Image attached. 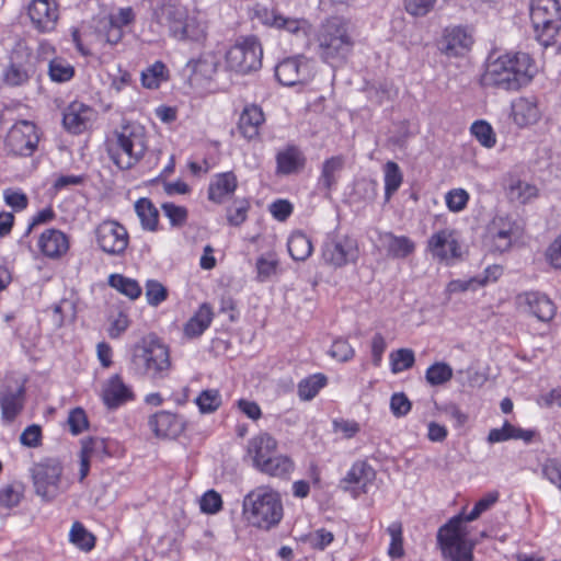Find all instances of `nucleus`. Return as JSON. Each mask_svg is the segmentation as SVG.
Instances as JSON below:
<instances>
[{"mask_svg": "<svg viewBox=\"0 0 561 561\" xmlns=\"http://www.w3.org/2000/svg\"><path fill=\"white\" fill-rule=\"evenodd\" d=\"M536 73V61L528 53H506L495 58L489 57L481 84L504 91H518L530 83Z\"/></svg>", "mask_w": 561, "mask_h": 561, "instance_id": "obj_1", "label": "nucleus"}, {"mask_svg": "<svg viewBox=\"0 0 561 561\" xmlns=\"http://www.w3.org/2000/svg\"><path fill=\"white\" fill-rule=\"evenodd\" d=\"M130 371L157 383L172 371L170 348L156 334L144 336L131 348Z\"/></svg>", "mask_w": 561, "mask_h": 561, "instance_id": "obj_2", "label": "nucleus"}, {"mask_svg": "<svg viewBox=\"0 0 561 561\" xmlns=\"http://www.w3.org/2000/svg\"><path fill=\"white\" fill-rule=\"evenodd\" d=\"M242 514L249 525L270 530L276 527L284 516L279 492L268 485L251 490L242 502Z\"/></svg>", "mask_w": 561, "mask_h": 561, "instance_id": "obj_3", "label": "nucleus"}, {"mask_svg": "<svg viewBox=\"0 0 561 561\" xmlns=\"http://www.w3.org/2000/svg\"><path fill=\"white\" fill-rule=\"evenodd\" d=\"M482 512L474 505L470 513L451 517L437 531V543L444 561H473L474 542L467 539L463 522L476 520Z\"/></svg>", "mask_w": 561, "mask_h": 561, "instance_id": "obj_4", "label": "nucleus"}, {"mask_svg": "<svg viewBox=\"0 0 561 561\" xmlns=\"http://www.w3.org/2000/svg\"><path fill=\"white\" fill-rule=\"evenodd\" d=\"M148 149L146 129L137 123H127L114 133L106 144V151L121 170H129L145 156Z\"/></svg>", "mask_w": 561, "mask_h": 561, "instance_id": "obj_5", "label": "nucleus"}, {"mask_svg": "<svg viewBox=\"0 0 561 561\" xmlns=\"http://www.w3.org/2000/svg\"><path fill=\"white\" fill-rule=\"evenodd\" d=\"M317 41L321 59L332 67L343 65L354 48L348 23L339 16H332L321 25Z\"/></svg>", "mask_w": 561, "mask_h": 561, "instance_id": "obj_6", "label": "nucleus"}, {"mask_svg": "<svg viewBox=\"0 0 561 561\" xmlns=\"http://www.w3.org/2000/svg\"><path fill=\"white\" fill-rule=\"evenodd\" d=\"M31 477L36 495L51 502L67 490L64 481V466L55 457L44 458L31 468Z\"/></svg>", "mask_w": 561, "mask_h": 561, "instance_id": "obj_7", "label": "nucleus"}, {"mask_svg": "<svg viewBox=\"0 0 561 561\" xmlns=\"http://www.w3.org/2000/svg\"><path fill=\"white\" fill-rule=\"evenodd\" d=\"M530 21L536 38L543 46L553 44L561 30V8L558 0H531Z\"/></svg>", "mask_w": 561, "mask_h": 561, "instance_id": "obj_8", "label": "nucleus"}, {"mask_svg": "<svg viewBox=\"0 0 561 561\" xmlns=\"http://www.w3.org/2000/svg\"><path fill=\"white\" fill-rule=\"evenodd\" d=\"M263 49L256 36H240L226 51L225 60L229 70L247 75L262 66Z\"/></svg>", "mask_w": 561, "mask_h": 561, "instance_id": "obj_9", "label": "nucleus"}, {"mask_svg": "<svg viewBox=\"0 0 561 561\" xmlns=\"http://www.w3.org/2000/svg\"><path fill=\"white\" fill-rule=\"evenodd\" d=\"M38 142L36 125L30 121H20L9 129L4 147L12 156L31 157L37 149Z\"/></svg>", "mask_w": 561, "mask_h": 561, "instance_id": "obj_10", "label": "nucleus"}, {"mask_svg": "<svg viewBox=\"0 0 561 561\" xmlns=\"http://www.w3.org/2000/svg\"><path fill=\"white\" fill-rule=\"evenodd\" d=\"M99 248L110 255H122L128 247L127 229L115 220H104L94 230Z\"/></svg>", "mask_w": 561, "mask_h": 561, "instance_id": "obj_11", "label": "nucleus"}, {"mask_svg": "<svg viewBox=\"0 0 561 561\" xmlns=\"http://www.w3.org/2000/svg\"><path fill=\"white\" fill-rule=\"evenodd\" d=\"M322 257L334 267L355 262L358 257L357 242L347 236L329 237L322 245Z\"/></svg>", "mask_w": 561, "mask_h": 561, "instance_id": "obj_12", "label": "nucleus"}, {"mask_svg": "<svg viewBox=\"0 0 561 561\" xmlns=\"http://www.w3.org/2000/svg\"><path fill=\"white\" fill-rule=\"evenodd\" d=\"M473 44L472 31L457 25L446 27L440 42V51L447 57L463 56Z\"/></svg>", "mask_w": 561, "mask_h": 561, "instance_id": "obj_13", "label": "nucleus"}, {"mask_svg": "<svg viewBox=\"0 0 561 561\" xmlns=\"http://www.w3.org/2000/svg\"><path fill=\"white\" fill-rule=\"evenodd\" d=\"M28 16L39 33L51 32L59 19L58 3L56 0H32Z\"/></svg>", "mask_w": 561, "mask_h": 561, "instance_id": "obj_14", "label": "nucleus"}, {"mask_svg": "<svg viewBox=\"0 0 561 561\" xmlns=\"http://www.w3.org/2000/svg\"><path fill=\"white\" fill-rule=\"evenodd\" d=\"M427 249L440 262H449L458 259L461 254L456 233L450 229H442L435 232L428 239Z\"/></svg>", "mask_w": 561, "mask_h": 561, "instance_id": "obj_15", "label": "nucleus"}, {"mask_svg": "<svg viewBox=\"0 0 561 561\" xmlns=\"http://www.w3.org/2000/svg\"><path fill=\"white\" fill-rule=\"evenodd\" d=\"M517 304L525 311L542 322H549L556 314V306L545 294L538 291L523 293L517 296Z\"/></svg>", "mask_w": 561, "mask_h": 561, "instance_id": "obj_16", "label": "nucleus"}, {"mask_svg": "<svg viewBox=\"0 0 561 561\" xmlns=\"http://www.w3.org/2000/svg\"><path fill=\"white\" fill-rule=\"evenodd\" d=\"M134 399L135 394L133 389L124 382L122 376L118 374L113 375L103 388L102 400L110 410H115Z\"/></svg>", "mask_w": 561, "mask_h": 561, "instance_id": "obj_17", "label": "nucleus"}, {"mask_svg": "<svg viewBox=\"0 0 561 561\" xmlns=\"http://www.w3.org/2000/svg\"><path fill=\"white\" fill-rule=\"evenodd\" d=\"M25 391L24 382L16 389L5 386L0 390V409L3 422H13L22 412L25 401Z\"/></svg>", "mask_w": 561, "mask_h": 561, "instance_id": "obj_18", "label": "nucleus"}, {"mask_svg": "<svg viewBox=\"0 0 561 561\" xmlns=\"http://www.w3.org/2000/svg\"><path fill=\"white\" fill-rule=\"evenodd\" d=\"M94 111L92 107L81 103H70L64 112V127L75 134L83 133L92 122Z\"/></svg>", "mask_w": 561, "mask_h": 561, "instance_id": "obj_19", "label": "nucleus"}, {"mask_svg": "<svg viewBox=\"0 0 561 561\" xmlns=\"http://www.w3.org/2000/svg\"><path fill=\"white\" fill-rule=\"evenodd\" d=\"M148 425L157 437L176 438L184 431L183 420L169 411H159L150 416Z\"/></svg>", "mask_w": 561, "mask_h": 561, "instance_id": "obj_20", "label": "nucleus"}, {"mask_svg": "<svg viewBox=\"0 0 561 561\" xmlns=\"http://www.w3.org/2000/svg\"><path fill=\"white\" fill-rule=\"evenodd\" d=\"M308 65L300 57H289L277 64L275 77L283 85L301 83L307 77Z\"/></svg>", "mask_w": 561, "mask_h": 561, "instance_id": "obj_21", "label": "nucleus"}, {"mask_svg": "<svg viewBox=\"0 0 561 561\" xmlns=\"http://www.w3.org/2000/svg\"><path fill=\"white\" fill-rule=\"evenodd\" d=\"M345 167V157L342 154L332 156L325 159L321 165L318 179V188L330 194L339 183L340 175Z\"/></svg>", "mask_w": 561, "mask_h": 561, "instance_id": "obj_22", "label": "nucleus"}, {"mask_svg": "<svg viewBox=\"0 0 561 561\" xmlns=\"http://www.w3.org/2000/svg\"><path fill=\"white\" fill-rule=\"evenodd\" d=\"M41 252L50 259L62 256L69 249L68 237L58 229H46L39 237Z\"/></svg>", "mask_w": 561, "mask_h": 561, "instance_id": "obj_23", "label": "nucleus"}, {"mask_svg": "<svg viewBox=\"0 0 561 561\" xmlns=\"http://www.w3.org/2000/svg\"><path fill=\"white\" fill-rule=\"evenodd\" d=\"M265 122V116L259 105H247L240 114L238 129L240 134L248 140L259 137L260 128Z\"/></svg>", "mask_w": 561, "mask_h": 561, "instance_id": "obj_24", "label": "nucleus"}, {"mask_svg": "<svg viewBox=\"0 0 561 561\" xmlns=\"http://www.w3.org/2000/svg\"><path fill=\"white\" fill-rule=\"evenodd\" d=\"M157 22L169 30L171 36L179 32L184 23L187 12L184 7L171 2L163 3L156 12Z\"/></svg>", "mask_w": 561, "mask_h": 561, "instance_id": "obj_25", "label": "nucleus"}, {"mask_svg": "<svg viewBox=\"0 0 561 561\" xmlns=\"http://www.w3.org/2000/svg\"><path fill=\"white\" fill-rule=\"evenodd\" d=\"M375 470L366 461H356L353 463L346 476L342 479V484L356 485L354 495L367 492V485L375 479Z\"/></svg>", "mask_w": 561, "mask_h": 561, "instance_id": "obj_26", "label": "nucleus"}, {"mask_svg": "<svg viewBox=\"0 0 561 561\" xmlns=\"http://www.w3.org/2000/svg\"><path fill=\"white\" fill-rule=\"evenodd\" d=\"M238 181L233 172L217 174L208 186L209 201L222 204L237 190Z\"/></svg>", "mask_w": 561, "mask_h": 561, "instance_id": "obj_27", "label": "nucleus"}, {"mask_svg": "<svg viewBox=\"0 0 561 561\" xmlns=\"http://www.w3.org/2000/svg\"><path fill=\"white\" fill-rule=\"evenodd\" d=\"M276 440L267 433L251 438L248 443V454L252 458L253 466L257 469L276 450Z\"/></svg>", "mask_w": 561, "mask_h": 561, "instance_id": "obj_28", "label": "nucleus"}, {"mask_svg": "<svg viewBox=\"0 0 561 561\" xmlns=\"http://www.w3.org/2000/svg\"><path fill=\"white\" fill-rule=\"evenodd\" d=\"M276 172L289 175L299 172L306 164V157L296 146H288L276 154Z\"/></svg>", "mask_w": 561, "mask_h": 561, "instance_id": "obj_29", "label": "nucleus"}, {"mask_svg": "<svg viewBox=\"0 0 561 561\" xmlns=\"http://www.w3.org/2000/svg\"><path fill=\"white\" fill-rule=\"evenodd\" d=\"M36 73L35 62L32 59L25 61L12 60L3 71V81L10 87L26 83Z\"/></svg>", "mask_w": 561, "mask_h": 561, "instance_id": "obj_30", "label": "nucleus"}, {"mask_svg": "<svg viewBox=\"0 0 561 561\" xmlns=\"http://www.w3.org/2000/svg\"><path fill=\"white\" fill-rule=\"evenodd\" d=\"M514 122L518 126L535 124L540 118V110L533 100L520 98L512 106Z\"/></svg>", "mask_w": 561, "mask_h": 561, "instance_id": "obj_31", "label": "nucleus"}, {"mask_svg": "<svg viewBox=\"0 0 561 561\" xmlns=\"http://www.w3.org/2000/svg\"><path fill=\"white\" fill-rule=\"evenodd\" d=\"M213 317L211 307L208 304L201 305L195 314L185 323L184 334L190 339L198 337L210 325Z\"/></svg>", "mask_w": 561, "mask_h": 561, "instance_id": "obj_32", "label": "nucleus"}, {"mask_svg": "<svg viewBox=\"0 0 561 561\" xmlns=\"http://www.w3.org/2000/svg\"><path fill=\"white\" fill-rule=\"evenodd\" d=\"M294 467V461L288 456L273 454L257 470L271 477L286 479L293 472Z\"/></svg>", "mask_w": 561, "mask_h": 561, "instance_id": "obj_33", "label": "nucleus"}, {"mask_svg": "<svg viewBox=\"0 0 561 561\" xmlns=\"http://www.w3.org/2000/svg\"><path fill=\"white\" fill-rule=\"evenodd\" d=\"M287 249L295 261H306L313 251L311 239L301 230L291 232L287 240Z\"/></svg>", "mask_w": 561, "mask_h": 561, "instance_id": "obj_34", "label": "nucleus"}, {"mask_svg": "<svg viewBox=\"0 0 561 561\" xmlns=\"http://www.w3.org/2000/svg\"><path fill=\"white\" fill-rule=\"evenodd\" d=\"M493 247L497 251H506L512 244V225L503 217H496L489 228Z\"/></svg>", "mask_w": 561, "mask_h": 561, "instance_id": "obj_35", "label": "nucleus"}, {"mask_svg": "<svg viewBox=\"0 0 561 561\" xmlns=\"http://www.w3.org/2000/svg\"><path fill=\"white\" fill-rule=\"evenodd\" d=\"M328 385V377L322 373L312 374L297 385V394L301 401L312 400Z\"/></svg>", "mask_w": 561, "mask_h": 561, "instance_id": "obj_36", "label": "nucleus"}, {"mask_svg": "<svg viewBox=\"0 0 561 561\" xmlns=\"http://www.w3.org/2000/svg\"><path fill=\"white\" fill-rule=\"evenodd\" d=\"M135 210L144 229L154 231L159 224V211L149 198H140L135 204Z\"/></svg>", "mask_w": 561, "mask_h": 561, "instance_id": "obj_37", "label": "nucleus"}, {"mask_svg": "<svg viewBox=\"0 0 561 561\" xmlns=\"http://www.w3.org/2000/svg\"><path fill=\"white\" fill-rule=\"evenodd\" d=\"M385 174V199L390 201L392 195L399 190L403 182V174L399 164L394 161H388L383 165Z\"/></svg>", "mask_w": 561, "mask_h": 561, "instance_id": "obj_38", "label": "nucleus"}, {"mask_svg": "<svg viewBox=\"0 0 561 561\" xmlns=\"http://www.w3.org/2000/svg\"><path fill=\"white\" fill-rule=\"evenodd\" d=\"M108 285L131 300L137 299L142 291L136 279L126 277L122 274L110 275Z\"/></svg>", "mask_w": 561, "mask_h": 561, "instance_id": "obj_39", "label": "nucleus"}, {"mask_svg": "<svg viewBox=\"0 0 561 561\" xmlns=\"http://www.w3.org/2000/svg\"><path fill=\"white\" fill-rule=\"evenodd\" d=\"M69 540L82 551H91L95 546V537L82 523L75 522L69 533Z\"/></svg>", "mask_w": 561, "mask_h": 561, "instance_id": "obj_40", "label": "nucleus"}, {"mask_svg": "<svg viewBox=\"0 0 561 561\" xmlns=\"http://www.w3.org/2000/svg\"><path fill=\"white\" fill-rule=\"evenodd\" d=\"M386 238L388 239L387 251L389 255L403 259L414 252L415 244L410 238L405 236L397 237L393 233H387Z\"/></svg>", "mask_w": 561, "mask_h": 561, "instance_id": "obj_41", "label": "nucleus"}, {"mask_svg": "<svg viewBox=\"0 0 561 561\" xmlns=\"http://www.w3.org/2000/svg\"><path fill=\"white\" fill-rule=\"evenodd\" d=\"M537 194L538 190L535 185L520 180H513L507 186L510 199L520 204H526L531 198L536 197Z\"/></svg>", "mask_w": 561, "mask_h": 561, "instance_id": "obj_42", "label": "nucleus"}, {"mask_svg": "<svg viewBox=\"0 0 561 561\" xmlns=\"http://www.w3.org/2000/svg\"><path fill=\"white\" fill-rule=\"evenodd\" d=\"M96 32L110 45L118 44L124 35V31L117 26L110 15L98 21Z\"/></svg>", "mask_w": 561, "mask_h": 561, "instance_id": "obj_43", "label": "nucleus"}, {"mask_svg": "<svg viewBox=\"0 0 561 561\" xmlns=\"http://www.w3.org/2000/svg\"><path fill=\"white\" fill-rule=\"evenodd\" d=\"M168 69L162 61H156L141 72V83L148 89H158L162 81L168 80Z\"/></svg>", "mask_w": 561, "mask_h": 561, "instance_id": "obj_44", "label": "nucleus"}, {"mask_svg": "<svg viewBox=\"0 0 561 561\" xmlns=\"http://www.w3.org/2000/svg\"><path fill=\"white\" fill-rule=\"evenodd\" d=\"M81 451H83L91 459L104 460L111 456L107 448V442L100 437H89L81 442Z\"/></svg>", "mask_w": 561, "mask_h": 561, "instance_id": "obj_45", "label": "nucleus"}, {"mask_svg": "<svg viewBox=\"0 0 561 561\" xmlns=\"http://www.w3.org/2000/svg\"><path fill=\"white\" fill-rule=\"evenodd\" d=\"M453 378V368L444 362L431 365L425 373V379L431 386H440Z\"/></svg>", "mask_w": 561, "mask_h": 561, "instance_id": "obj_46", "label": "nucleus"}, {"mask_svg": "<svg viewBox=\"0 0 561 561\" xmlns=\"http://www.w3.org/2000/svg\"><path fill=\"white\" fill-rule=\"evenodd\" d=\"M173 37L180 41L198 42L205 37V27L195 19L186 16L182 27Z\"/></svg>", "mask_w": 561, "mask_h": 561, "instance_id": "obj_47", "label": "nucleus"}, {"mask_svg": "<svg viewBox=\"0 0 561 561\" xmlns=\"http://www.w3.org/2000/svg\"><path fill=\"white\" fill-rule=\"evenodd\" d=\"M274 28L285 31L296 36H305L308 33L309 23L306 19L285 16L280 13Z\"/></svg>", "mask_w": 561, "mask_h": 561, "instance_id": "obj_48", "label": "nucleus"}, {"mask_svg": "<svg viewBox=\"0 0 561 561\" xmlns=\"http://www.w3.org/2000/svg\"><path fill=\"white\" fill-rule=\"evenodd\" d=\"M414 352L411 348H400L390 354L391 371L398 374L413 367Z\"/></svg>", "mask_w": 561, "mask_h": 561, "instance_id": "obj_49", "label": "nucleus"}, {"mask_svg": "<svg viewBox=\"0 0 561 561\" xmlns=\"http://www.w3.org/2000/svg\"><path fill=\"white\" fill-rule=\"evenodd\" d=\"M48 75L55 82H66L75 76V68L61 58H55L49 62Z\"/></svg>", "mask_w": 561, "mask_h": 561, "instance_id": "obj_50", "label": "nucleus"}, {"mask_svg": "<svg viewBox=\"0 0 561 561\" xmlns=\"http://www.w3.org/2000/svg\"><path fill=\"white\" fill-rule=\"evenodd\" d=\"M195 403L202 413H213L221 405V396L217 389L203 390Z\"/></svg>", "mask_w": 561, "mask_h": 561, "instance_id": "obj_51", "label": "nucleus"}, {"mask_svg": "<svg viewBox=\"0 0 561 561\" xmlns=\"http://www.w3.org/2000/svg\"><path fill=\"white\" fill-rule=\"evenodd\" d=\"M387 533L391 537L390 546L388 553L391 558H402L404 554L403 550V537H402V524L400 522H393L391 523L388 528Z\"/></svg>", "mask_w": 561, "mask_h": 561, "instance_id": "obj_52", "label": "nucleus"}, {"mask_svg": "<svg viewBox=\"0 0 561 561\" xmlns=\"http://www.w3.org/2000/svg\"><path fill=\"white\" fill-rule=\"evenodd\" d=\"M471 133L485 148L494 147L496 139L491 125L484 121H477L471 125Z\"/></svg>", "mask_w": 561, "mask_h": 561, "instance_id": "obj_53", "label": "nucleus"}, {"mask_svg": "<svg viewBox=\"0 0 561 561\" xmlns=\"http://www.w3.org/2000/svg\"><path fill=\"white\" fill-rule=\"evenodd\" d=\"M161 209L165 217L170 220L172 227H182L187 220V209L184 206L165 202L161 205Z\"/></svg>", "mask_w": 561, "mask_h": 561, "instance_id": "obj_54", "label": "nucleus"}, {"mask_svg": "<svg viewBox=\"0 0 561 561\" xmlns=\"http://www.w3.org/2000/svg\"><path fill=\"white\" fill-rule=\"evenodd\" d=\"M250 204L247 199L234 201L233 205L227 209V220L230 226L238 227L242 225L248 217Z\"/></svg>", "mask_w": 561, "mask_h": 561, "instance_id": "obj_55", "label": "nucleus"}, {"mask_svg": "<svg viewBox=\"0 0 561 561\" xmlns=\"http://www.w3.org/2000/svg\"><path fill=\"white\" fill-rule=\"evenodd\" d=\"M447 208L453 213L463 210L469 202V194L463 188H453L445 195Z\"/></svg>", "mask_w": 561, "mask_h": 561, "instance_id": "obj_56", "label": "nucleus"}, {"mask_svg": "<svg viewBox=\"0 0 561 561\" xmlns=\"http://www.w3.org/2000/svg\"><path fill=\"white\" fill-rule=\"evenodd\" d=\"M146 297L150 306L157 307L168 298V289L156 279L146 283Z\"/></svg>", "mask_w": 561, "mask_h": 561, "instance_id": "obj_57", "label": "nucleus"}, {"mask_svg": "<svg viewBox=\"0 0 561 561\" xmlns=\"http://www.w3.org/2000/svg\"><path fill=\"white\" fill-rule=\"evenodd\" d=\"M437 0H403L405 11L414 18H423L432 12Z\"/></svg>", "mask_w": 561, "mask_h": 561, "instance_id": "obj_58", "label": "nucleus"}, {"mask_svg": "<svg viewBox=\"0 0 561 561\" xmlns=\"http://www.w3.org/2000/svg\"><path fill=\"white\" fill-rule=\"evenodd\" d=\"M329 354L339 362L345 363L351 360L355 351L346 339H336L333 341Z\"/></svg>", "mask_w": 561, "mask_h": 561, "instance_id": "obj_59", "label": "nucleus"}, {"mask_svg": "<svg viewBox=\"0 0 561 561\" xmlns=\"http://www.w3.org/2000/svg\"><path fill=\"white\" fill-rule=\"evenodd\" d=\"M366 92L368 99L378 105L383 104L391 98V87L386 81L374 83L367 87Z\"/></svg>", "mask_w": 561, "mask_h": 561, "instance_id": "obj_60", "label": "nucleus"}, {"mask_svg": "<svg viewBox=\"0 0 561 561\" xmlns=\"http://www.w3.org/2000/svg\"><path fill=\"white\" fill-rule=\"evenodd\" d=\"M67 423L72 435H79L88 428L89 421L82 408H75L68 415Z\"/></svg>", "mask_w": 561, "mask_h": 561, "instance_id": "obj_61", "label": "nucleus"}, {"mask_svg": "<svg viewBox=\"0 0 561 561\" xmlns=\"http://www.w3.org/2000/svg\"><path fill=\"white\" fill-rule=\"evenodd\" d=\"M280 12L275 8L256 4L253 16L267 27H275Z\"/></svg>", "mask_w": 561, "mask_h": 561, "instance_id": "obj_62", "label": "nucleus"}, {"mask_svg": "<svg viewBox=\"0 0 561 561\" xmlns=\"http://www.w3.org/2000/svg\"><path fill=\"white\" fill-rule=\"evenodd\" d=\"M201 510L207 514H216L222 507V500L218 492L208 490L199 501Z\"/></svg>", "mask_w": 561, "mask_h": 561, "instance_id": "obj_63", "label": "nucleus"}, {"mask_svg": "<svg viewBox=\"0 0 561 561\" xmlns=\"http://www.w3.org/2000/svg\"><path fill=\"white\" fill-rule=\"evenodd\" d=\"M541 471L543 477L561 491V463L557 459H547Z\"/></svg>", "mask_w": 561, "mask_h": 561, "instance_id": "obj_64", "label": "nucleus"}]
</instances>
